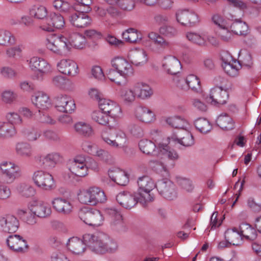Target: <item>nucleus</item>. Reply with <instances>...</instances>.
Returning <instances> with one entry per match:
<instances>
[{"mask_svg": "<svg viewBox=\"0 0 261 261\" xmlns=\"http://www.w3.org/2000/svg\"><path fill=\"white\" fill-rule=\"evenodd\" d=\"M53 6L57 10L65 14L71 13L74 10V8L69 3L63 0L54 1Z\"/></svg>", "mask_w": 261, "mask_h": 261, "instance_id": "obj_51", "label": "nucleus"}, {"mask_svg": "<svg viewBox=\"0 0 261 261\" xmlns=\"http://www.w3.org/2000/svg\"><path fill=\"white\" fill-rule=\"evenodd\" d=\"M51 204L57 212L65 215L70 214L73 208L69 201L62 198H54L51 201Z\"/></svg>", "mask_w": 261, "mask_h": 261, "instance_id": "obj_29", "label": "nucleus"}, {"mask_svg": "<svg viewBox=\"0 0 261 261\" xmlns=\"http://www.w3.org/2000/svg\"><path fill=\"white\" fill-rule=\"evenodd\" d=\"M75 131L80 135L84 136H90L92 133L91 126L84 122H77L74 125Z\"/></svg>", "mask_w": 261, "mask_h": 261, "instance_id": "obj_56", "label": "nucleus"}, {"mask_svg": "<svg viewBox=\"0 0 261 261\" xmlns=\"http://www.w3.org/2000/svg\"><path fill=\"white\" fill-rule=\"evenodd\" d=\"M173 140H176L181 145L189 147L194 144V138L191 133L187 129H183L182 132H177L176 138L172 137Z\"/></svg>", "mask_w": 261, "mask_h": 261, "instance_id": "obj_36", "label": "nucleus"}, {"mask_svg": "<svg viewBox=\"0 0 261 261\" xmlns=\"http://www.w3.org/2000/svg\"><path fill=\"white\" fill-rule=\"evenodd\" d=\"M7 244L10 249L17 252H22L28 248L27 242L20 236L11 235L7 239Z\"/></svg>", "mask_w": 261, "mask_h": 261, "instance_id": "obj_25", "label": "nucleus"}, {"mask_svg": "<svg viewBox=\"0 0 261 261\" xmlns=\"http://www.w3.org/2000/svg\"><path fill=\"white\" fill-rule=\"evenodd\" d=\"M176 18L178 22L186 27L194 26L199 22L198 15L188 10L178 11L176 13Z\"/></svg>", "mask_w": 261, "mask_h": 261, "instance_id": "obj_17", "label": "nucleus"}, {"mask_svg": "<svg viewBox=\"0 0 261 261\" xmlns=\"http://www.w3.org/2000/svg\"><path fill=\"white\" fill-rule=\"evenodd\" d=\"M77 4L75 9H79L81 11L88 13L91 10V5L92 4V0H75Z\"/></svg>", "mask_w": 261, "mask_h": 261, "instance_id": "obj_63", "label": "nucleus"}, {"mask_svg": "<svg viewBox=\"0 0 261 261\" xmlns=\"http://www.w3.org/2000/svg\"><path fill=\"white\" fill-rule=\"evenodd\" d=\"M114 134L115 136V139H113L112 136L110 137L107 134H103L102 135L103 141L110 146L114 148L124 147L127 142V137L125 134L121 130H116Z\"/></svg>", "mask_w": 261, "mask_h": 261, "instance_id": "obj_18", "label": "nucleus"}, {"mask_svg": "<svg viewBox=\"0 0 261 261\" xmlns=\"http://www.w3.org/2000/svg\"><path fill=\"white\" fill-rule=\"evenodd\" d=\"M135 115L138 120L145 123H150L155 119L154 113L146 107H137L135 110Z\"/></svg>", "mask_w": 261, "mask_h": 261, "instance_id": "obj_32", "label": "nucleus"}, {"mask_svg": "<svg viewBox=\"0 0 261 261\" xmlns=\"http://www.w3.org/2000/svg\"><path fill=\"white\" fill-rule=\"evenodd\" d=\"M16 133L14 126L8 122H0V139L6 140L12 138Z\"/></svg>", "mask_w": 261, "mask_h": 261, "instance_id": "obj_39", "label": "nucleus"}, {"mask_svg": "<svg viewBox=\"0 0 261 261\" xmlns=\"http://www.w3.org/2000/svg\"><path fill=\"white\" fill-rule=\"evenodd\" d=\"M33 103L38 108L45 110L51 107V102L48 96L43 92L38 91L32 96Z\"/></svg>", "mask_w": 261, "mask_h": 261, "instance_id": "obj_28", "label": "nucleus"}, {"mask_svg": "<svg viewBox=\"0 0 261 261\" xmlns=\"http://www.w3.org/2000/svg\"><path fill=\"white\" fill-rule=\"evenodd\" d=\"M72 13L69 17V20L72 25L82 28L91 25L92 19L85 11L80 10Z\"/></svg>", "mask_w": 261, "mask_h": 261, "instance_id": "obj_21", "label": "nucleus"}, {"mask_svg": "<svg viewBox=\"0 0 261 261\" xmlns=\"http://www.w3.org/2000/svg\"><path fill=\"white\" fill-rule=\"evenodd\" d=\"M177 87L184 91L191 89L196 93H199L201 90L199 79L193 74L188 75L185 80H179L177 83Z\"/></svg>", "mask_w": 261, "mask_h": 261, "instance_id": "obj_22", "label": "nucleus"}, {"mask_svg": "<svg viewBox=\"0 0 261 261\" xmlns=\"http://www.w3.org/2000/svg\"><path fill=\"white\" fill-rule=\"evenodd\" d=\"M163 67L170 74H176L179 72L181 66L179 61L174 56H169L164 58Z\"/></svg>", "mask_w": 261, "mask_h": 261, "instance_id": "obj_30", "label": "nucleus"}, {"mask_svg": "<svg viewBox=\"0 0 261 261\" xmlns=\"http://www.w3.org/2000/svg\"><path fill=\"white\" fill-rule=\"evenodd\" d=\"M105 212L111 219L110 227L112 231L118 233L127 231V227L119 211L115 208H106Z\"/></svg>", "mask_w": 261, "mask_h": 261, "instance_id": "obj_5", "label": "nucleus"}, {"mask_svg": "<svg viewBox=\"0 0 261 261\" xmlns=\"http://www.w3.org/2000/svg\"><path fill=\"white\" fill-rule=\"evenodd\" d=\"M29 66L33 70L38 71L41 77L52 71L51 65L44 59L37 57L31 58Z\"/></svg>", "mask_w": 261, "mask_h": 261, "instance_id": "obj_19", "label": "nucleus"}, {"mask_svg": "<svg viewBox=\"0 0 261 261\" xmlns=\"http://www.w3.org/2000/svg\"><path fill=\"white\" fill-rule=\"evenodd\" d=\"M83 238L87 246L97 254L112 253L118 248L117 243L105 233H86Z\"/></svg>", "mask_w": 261, "mask_h": 261, "instance_id": "obj_1", "label": "nucleus"}, {"mask_svg": "<svg viewBox=\"0 0 261 261\" xmlns=\"http://www.w3.org/2000/svg\"><path fill=\"white\" fill-rule=\"evenodd\" d=\"M98 106L100 109L107 113L111 117H116L121 113V108L114 101L102 98L99 100Z\"/></svg>", "mask_w": 261, "mask_h": 261, "instance_id": "obj_24", "label": "nucleus"}, {"mask_svg": "<svg viewBox=\"0 0 261 261\" xmlns=\"http://www.w3.org/2000/svg\"><path fill=\"white\" fill-rule=\"evenodd\" d=\"M86 40L85 36L78 33H73L67 39L68 51L74 47L76 49H83L86 46Z\"/></svg>", "mask_w": 261, "mask_h": 261, "instance_id": "obj_34", "label": "nucleus"}, {"mask_svg": "<svg viewBox=\"0 0 261 261\" xmlns=\"http://www.w3.org/2000/svg\"><path fill=\"white\" fill-rule=\"evenodd\" d=\"M16 39L13 34L10 31L0 29V45L10 46L15 44Z\"/></svg>", "mask_w": 261, "mask_h": 261, "instance_id": "obj_45", "label": "nucleus"}, {"mask_svg": "<svg viewBox=\"0 0 261 261\" xmlns=\"http://www.w3.org/2000/svg\"><path fill=\"white\" fill-rule=\"evenodd\" d=\"M93 154L92 155L98 157L100 160L106 162H109L112 158L111 155L108 152L102 149L99 148L98 147L94 150Z\"/></svg>", "mask_w": 261, "mask_h": 261, "instance_id": "obj_64", "label": "nucleus"}, {"mask_svg": "<svg viewBox=\"0 0 261 261\" xmlns=\"http://www.w3.org/2000/svg\"><path fill=\"white\" fill-rule=\"evenodd\" d=\"M116 199L120 205L125 209H131L138 202L140 203L144 206L146 205L143 201H141L140 197L136 192L132 193L128 191L121 192L117 194Z\"/></svg>", "mask_w": 261, "mask_h": 261, "instance_id": "obj_9", "label": "nucleus"}, {"mask_svg": "<svg viewBox=\"0 0 261 261\" xmlns=\"http://www.w3.org/2000/svg\"><path fill=\"white\" fill-rule=\"evenodd\" d=\"M194 124L196 128L202 133H207L212 128L210 122L205 118H198L195 121Z\"/></svg>", "mask_w": 261, "mask_h": 261, "instance_id": "obj_55", "label": "nucleus"}, {"mask_svg": "<svg viewBox=\"0 0 261 261\" xmlns=\"http://www.w3.org/2000/svg\"><path fill=\"white\" fill-rule=\"evenodd\" d=\"M122 38L130 43H136L142 39V34L134 28H129L122 34Z\"/></svg>", "mask_w": 261, "mask_h": 261, "instance_id": "obj_47", "label": "nucleus"}, {"mask_svg": "<svg viewBox=\"0 0 261 261\" xmlns=\"http://www.w3.org/2000/svg\"><path fill=\"white\" fill-rule=\"evenodd\" d=\"M225 238L230 244L238 245L242 240V237L239 229L234 227L227 229L225 232Z\"/></svg>", "mask_w": 261, "mask_h": 261, "instance_id": "obj_41", "label": "nucleus"}, {"mask_svg": "<svg viewBox=\"0 0 261 261\" xmlns=\"http://www.w3.org/2000/svg\"><path fill=\"white\" fill-rule=\"evenodd\" d=\"M6 118L8 121V123L13 126L19 125L22 122V118L17 113H8L6 116Z\"/></svg>", "mask_w": 261, "mask_h": 261, "instance_id": "obj_62", "label": "nucleus"}, {"mask_svg": "<svg viewBox=\"0 0 261 261\" xmlns=\"http://www.w3.org/2000/svg\"><path fill=\"white\" fill-rule=\"evenodd\" d=\"M186 37L191 43L199 47H204L206 45V39L204 35L202 34L189 32L187 33Z\"/></svg>", "mask_w": 261, "mask_h": 261, "instance_id": "obj_44", "label": "nucleus"}, {"mask_svg": "<svg viewBox=\"0 0 261 261\" xmlns=\"http://www.w3.org/2000/svg\"><path fill=\"white\" fill-rule=\"evenodd\" d=\"M136 96L141 99H146L150 98L153 94L152 88L147 84L143 82H138L134 86Z\"/></svg>", "mask_w": 261, "mask_h": 261, "instance_id": "obj_33", "label": "nucleus"}, {"mask_svg": "<svg viewBox=\"0 0 261 261\" xmlns=\"http://www.w3.org/2000/svg\"><path fill=\"white\" fill-rule=\"evenodd\" d=\"M60 159V154L55 152L45 155H38L35 157V161L37 163L44 169H50L55 167Z\"/></svg>", "mask_w": 261, "mask_h": 261, "instance_id": "obj_20", "label": "nucleus"}, {"mask_svg": "<svg viewBox=\"0 0 261 261\" xmlns=\"http://www.w3.org/2000/svg\"><path fill=\"white\" fill-rule=\"evenodd\" d=\"M19 225V220L14 215L7 214L0 216V228L4 232L15 233Z\"/></svg>", "mask_w": 261, "mask_h": 261, "instance_id": "obj_13", "label": "nucleus"}, {"mask_svg": "<svg viewBox=\"0 0 261 261\" xmlns=\"http://www.w3.org/2000/svg\"><path fill=\"white\" fill-rule=\"evenodd\" d=\"M15 150L16 154L22 158H30L33 155L32 147L30 144L26 142H17Z\"/></svg>", "mask_w": 261, "mask_h": 261, "instance_id": "obj_38", "label": "nucleus"}, {"mask_svg": "<svg viewBox=\"0 0 261 261\" xmlns=\"http://www.w3.org/2000/svg\"><path fill=\"white\" fill-rule=\"evenodd\" d=\"M156 188L160 194L167 200H173L177 196L175 186L167 178L159 180L156 184Z\"/></svg>", "mask_w": 261, "mask_h": 261, "instance_id": "obj_10", "label": "nucleus"}, {"mask_svg": "<svg viewBox=\"0 0 261 261\" xmlns=\"http://www.w3.org/2000/svg\"><path fill=\"white\" fill-rule=\"evenodd\" d=\"M163 155V158H167L169 160L175 161L178 159V153L176 151L171 149L167 145H161L159 147L158 156Z\"/></svg>", "mask_w": 261, "mask_h": 261, "instance_id": "obj_48", "label": "nucleus"}, {"mask_svg": "<svg viewBox=\"0 0 261 261\" xmlns=\"http://www.w3.org/2000/svg\"><path fill=\"white\" fill-rule=\"evenodd\" d=\"M109 116L101 110L94 111L91 114L92 119L99 124L106 125L109 123Z\"/></svg>", "mask_w": 261, "mask_h": 261, "instance_id": "obj_50", "label": "nucleus"}, {"mask_svg": "<svg viewBox=\"0 0 261 261\" xmlns=\"http://www.w3.org/2000/svg\"><path fill=\"white\" fill-rule=\"evenodd\" d=\"M222 66L225 72L229 76L235 77L239 75V71L241 68V64L236 60H233L232 56L227 52L222 53Z\"/></svg>", "mask_w": 261, "mask_h": 261, "instance_id": "obj_12", "label": "nucleus"}, {"mask_svg": "<svg viewBox=\"0 0 261 261\" xmlns=\"http://www.w3.org/2000/svg\"><path fill=\"white\" fill-rule=\"evenodd\" d=\"M139 147L140 150L144 153L158 156L159 148H156L155 144L150 140L143 139L140 141Z\"/></svg>", "mask_w": 261, "mask_h": 261, "instance_id": "obj_37", "label": "nucleus"}, {"mask_svg": "<svg viewBox=\"0 0 261 261\" xmlns=\"http://www.w3.org/2000/svg\"><path fill=\"white\" fill-rule=\"evenodd\" d=\"M216 123L221 129L228 130L234 128L232 119L227 114H221L217 119Z\"/></svg>", "mask_w": 261, "mask_h": 261, "instance_id": "obj_46", "label": "nucleus"}, {"mask_svg": "<svg viewBox=\"0 0 261 261\" xmlns=\"http://www.w3.org/2000/svg\"><path fill=\"white\" fill-rule=\"evenodd\" d=\"M35 184L45 190H50L55 188L53 177L49 173L42 170L35 171L33 175Z\"/></svg>", "mask_w": 261, "mask_h": 261, "instance_id": "obj_11", "label": "nucleus"}, {"mask_svg": "<svg viewBox=\"0 0 261 261\" xmlns=\"http://www.w3.org/2000/svg\"><path fill=\"white\" fill-rule=\"evenodd\" d=\"M55 106L58 111L66 113H71L76 108L73 99L66 95H60L56 96Z\"/></svg>", "mask_w": 261, "mask_h": 261, "instance_id": "obj_16", "label": "nucleus"}, {"mask_svg": "<svg viewBox=\"0 0 261 261\" xmlns=\"http://www.w3.org/2000/svg\"><path fill=\"white\" fill-rule=\"evenodd\" d=\"M0 170L3 182L11 184L20 176V170L18 166L12 162H3L0 165Z\"/></svg>", "mask_w": 261, "mask_h": 261, "instance_id": "obj_7", "label": "nucleus"}, {"mask_svg": "<svg viewBox=\"0 0 261 261\" xmlns=\"http://www.w3.org/2000/svg\"><path fill=\"white\" fill-rule=\"evenodd\" d=\"M230 28L234 34L240 36H246L249 32L248 25L241 19H236Z\"/></svg>", "mask_w": 261, "mask_h": 261, "instance_id": "obj_35", "label": "nucleus"}, {"mask_svg": "<svg viewBox=\"0 0 261 261\" xmlns=\"http://www.w3.org/2000/svg\"><path fill=\"white\" fill-rule=\"evenodd\" d=\"M68 169L75 175L84 177L88 174V168L86 165V159L84 156H75L68 163Z\"/></svg>", "mask_w": 261, "mask_h": 261, "instance_id": "obj_14", "label": "nucleus"}, {"mask_svg": "<svg viewBox=\"0 0 261 261\" xmlns=\"http://www.w3.org/2000/svg\"><path fill=\"white\" fill-rule=\"evenodd\" d=\"M159 33L168 38H172L177 35L178 32L174 27L168 25H163L159 29Z\"/></svg>", "mask_w": 261, "mask_h": 261, "instance_id": "obj_58", "label": "nucleus"}, {"mask_svg": "<svg viewBox=\"0 0 261 261\" xmlns=\"http://www.w3.org/2000/svg\"><path fill=\"white\" fill-rule=\"evenodd\" d=\"M108 174L110 178L120 186H125L129 181L127 174L119 168L113 167L109 169Z\"/></svg>", "mask_w": 261, "mask_h": 261, "instance_id": "obj_31", "label": "nucleus"}, {"mask_svg": "<svg viewBox=\"0 0 261 261\" xmlns=\"http://www.w3.org/2000/svg\"><path fill=\"white\" fill-rule=\"evenodd\" d=\"M228 89L227 86H225L224 89L221 86L213 88L210 90L209 95L205 98L206 101L214 106L225 104L229 97Z\"/></svg>", "mask_w": 261, "mask_h": 261, "instance_id": "obj_8", "label": "nucleus"}, {"mask_svg": "<svg viewBox=\"0 0 261 261\" xmlns=\"http://www.w3.org/2000/svg\"><path fill=\"white\" fill-rule=\"evenodd\" d=\"M46 47L57 54H61L63 52L68 51L67 38L55 34L49 35L46 40Z\"/></svg>", "mask_w": 261, "mask_h": 261, "instance_id": "obj_6", "label": "nucleus"}, {"mask_svg": "<svg viewBox=\"0 0 261 261\" xmlns=\"http://www.w3.org/2000/svg\"><path fill=\"white\" fill-rule=\"evenodd\" d=\"M130 57L132 63L137 66L143 65L148 61L147 53L143 49L136 50L132 51Z\"/></svg>", "mask_w": 261, "mask_h": 261, "instance_id": "obj_42", "label": "nucleus"}, {"mask_svg": "<svg viewBox=\"0 0 261 261\" xmlns=\"http://www.w3.org/2000/svg\"><path fill=\"white\" fill-rule=\"evenodd\" d=\"M242 237L246 240L254 241L257 237L256 229L248 223H242L239 226Z\"/></svg>", "mask_w": 261, "mask_h": 261, "instance_id": "obj_40", "label": "nucleus"}, {"mask_svg": "<svg viewBox=\"0 0 261 261\" xmlns=\"http://www.w3.org/2000/svg\"><path fill=\"white\" fill-rule=\"evenodd\" d=\"M35 119L41 123L54 124L56 120L53 119L48 114L41 112L39 110L38 114L35 115Z\"/></svg>", "mask_w": 261, "mask_h": 261, "instance_id": "obj_61", "label": "nucleus"}, {"mask_svg": "<svg viewBox=\"0 0 261 261\" xmlns=\"http://www.w3.org/2000/svg\"><path fill=\"white\" fill-rule=\"evenodd\" d=\"M16 190L22 196L29 197L34 193V190L31 186L25 183H20L16 187Z\"/></svg>", "mask_w": 261, "mask_h": 261, "instance_id": "obj_57", "label": "nucleus"}, {"mask_svg": "<svg viewBox=\"0 0 261 261\" xmlns=\"http://www.w3.org/2000/svg\"><path fill=\"white\" fill-rule=\"evenodd\" d=\"M79 201L83 204L95 205L107 200L104 192L98 187H91L81 191L78 195Z\"/></svg>", "mask_w": 261, "mask_h": 261, "instance_id": "obj_2", "label": "nucleus"}, {"mask_svg": "<svg viewBox=\"0 0 261 261\" xmlns=\"http://www.w3.org/2000/svg\"><path fill=\"white\" fill-rule=\"evenodd\" d=\"M59 71L62 73L74 76L78 73V66L73 60L63 59L57 64Z\"/></svg>", "mask_w": 261, "mask_h": 261, "instance_id": "obj_26", "label": "nucleus"}, {"mask_svg": "<svg viewBox=\"0 0 261 261\" xmlns=\"http://www.w3.org/2000/svg\"><path fill=\"white\" fill-rule=\"evenodd\" d=\"M111 64L120 75L125 79L132 76L134 73L132 65L123 58H115L112 60Z\"/></svg>", "mask_w": 261, "mask_h": 261, "instance_id": "obj_15", "label": "nucleus"}, {"mask_svg": "<svg viewBox=\"0 0 261 261\" xmlns=\"http://www.w3.org/2000/svg\"><path fill=\"white\" fill-rule=\"evenodd\" d=\"M87 244L83 239H81L77 237H72L68 240L67 243V247L68 249L72 253L75 254H81L84 253L86 250Z\"/></svg>", "mask_w": 261, "mask_h": 261, "instance_id": "obj_27", "label": "nucleus"}, {"mask_svg": "<svg viewBox=\"0 0 261 261\" xmlns=\"http://www.w3.org/2000/svg\"><path fill=\"white\" fill-rule=\"evenodd\" d=\"M168 164L167 161L165 160L164 162L159 160H151L149 162V165L152 170L162 175L168 174L167 166Z\"/></svg>", "mask_w": 261, "mask_h": 261, "instance_id": "obj_49", "label": "nucleus"}, {"mask_svg": "<svg viewBox=\"0 0 261 261\" xmlns=\"http://www.w3.org/2000/svg\"><path fill=\"white\" fill-rule=\"evenodd\" d=\"M138 189L136 193L140 197L141 201L145 204L154 200V196L151 194V191L156 187L154 181L147 176H143L138 180Z\"/></svg>", "mask_w": 261, "mask_h": 261, "instance_id": "obj_3", "label": "nucleus"}, {"mask_svg": "<svg viewBox=\"0 0 261 261\" xmlns=\"http://www.w3.org/2000/svg\"><path fill=\"white\" fill-rule=\"evenodd\" d=\"M79 216L84 223L94 227L102 225L104 220L102 215L99 210L86 207L80 210Z\"/></svg>", "mask_w": 261, "mask_h": 261, "instance_id": "obj_4", "label": "nucleus"}, {"mask_svg": "<svg viewBox=\"0 0 261 261\" xmlns=\"http://www.w3.org/2000/svg\"><path fill=\"white\" fill-rule=\"evenodd\" d=\"M52 84L60 89H66L71 83L62 75H57L53 77Z\"/></svg>", "mask_w": 261, "mask_h": 261, "instance_id": "obj_59", "label": "nucleus"}, {"mask_svg": "<svg viewBox=\"0 0 261 261\" xmlns=\"http://www.w3.org/2000/svg\"><path fill=\"white\" fill-rule=\"evenodd\" d=\"M120 96L124 103L125 104H130L136 99V93L134 90V87L132 89H123L121 91Z\"/></svg>", "mask_w": 261, "mask_h": 261, "instance_id": "obj_54", "label": "nucleus"}, {"mask_svg": "<svg viewBox=\"0 0 261 261\" xmlns=\"http://www.w3.org/2000/svg\"><path fill=\"white\" fill-rule=\"evenodd\" d=\"M31 211L37 216L40 218H46L51 214V207L43 202L37 203L31 210Z\"/></svg>", "mask_w": 261, "mask_h": 261, "instance_id": "obj_43", "label": "nucleus"}, {"mask_svg": "<svg viewBox=\"0 0 261 261\" xmlns=\"http://www.w3.org/2000/svg\"><path fill=\"white\" fill-rule=\"evenodd\" d=\"M47 25L42 27V30L47 32H54L56 29L62 28L65 24V21L63 16L56 13L50 14L46 18Z\"/></svg>", "mask_w": 261, "mask_h": 261, "instance_id": "obj_23", "label": "nucleus"}, {"mask_svg": "<svg viewBox=\"0 0 261 261\" xmlns=\"http://www.w3.org/2000/svg\"><path fill=\"white\" fill-rule=\"evenodd\" d=\"M166 122L172 127L180 129V130L178 132H182L183 129H186V127L188 125V123L185 119L178 116L168 118L166 120Z\"/></svg>", "mask_w": 261, "mask_h": 261, "instance_id": "obj_52", "label": "nucleus"}, {"mask_svg": "<svg viewBox=\"0 0 261 261\" xmlns=\"http://www.w3.org/2000/svg\"><path fill=\"white\" fill-rule=\"evenodd\" d=\"M2 101L7 104L13 103L17 99V95L11 90H5L1 94Z\"/></svg>", "mask_w": 261, "mask_h": 261, "instance_id": "obj_60", "label": "nucleus"}, {"mask_svg": "<svg viewBox=\"0 0 261 261\" xmlns=\"http://www.w3.org/2000/svg\"><path fill=\"white\" fill-rule=\"evenodd\" d=\"M30 14L37 19H43L46 17L47 10L44 6L34 5L30 9Z\"/></svg>", "mask_w": 261, "mask_h": 261, "instance_id": "obj_53", "label": "nucleus"}]
</instances>
